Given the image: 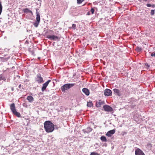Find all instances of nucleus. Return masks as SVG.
<instances>
[{
    "mask_svg": "<svg viewBox=\"0 0 155 155\" xmlns=\"http://www.w3.org/2000/svg\"><path fill=\"white\" fill-rule=\"evenodd\" d=\"M87 106L88 107H91L93 106V104L92 101L88 102L87 104Z\"/></svg>",
    "mask_w": 155,
    "mask_h": 155,
    "instance_id": "obj_20",
    "label": "nucleus"
},
{
    "mask_svg": "<svg viewBox=\"0 0 155 155\" xmlns=\"http://www.w3.org/2000/svg\"><path fill=\"white\" fill-rule=\"evenodd\" d=\"M100 139L102 142H107V141L106 137L104 136H102L101 137Z\"/></svg>",
    "mask_w": 155,
    "mask_h": 155,
    "instance_id": "obj_18",
    "label": "nucleus"
},
{
    "mask_svg": "<svg viewBox=\"0 0 155 155\" xmlns=\"http://www.w3.org/2000/svg\"><path fill=\"white\" fill-rule=\"evenodd\" d=\"M115 132V130L113 129L108 131L106 135L108 137H110L114 134Z\"/></svg>",
    "mask_w": 155,
    "mask_h": 155,
    "instance_id": "obj_11",
    "label": "nucleus"
},
{
    "mask_svg": "<svg viewBox=\"0 0 155 155\" xmlns=\"http://www.w3.org/2000/svg\"><path fill=\"white\" fill-rule=\"evenodd\" d=\"M23 12L25 13H30L31 14H33L32 12L31 11L29 10L28 8H25L23 9Z\"/></svg>",
    "mask_w": 155,
    "mask_h": 155,
    "instance_id": "obj_17",
    "label": "nucleus"
},
{
    "mask_svg": "<svg viewBox=\"0 0 155 155\" xmlns=\"http://www.w3.org/2000/svg\"><path fill=\"white\" fill-rule=\"evenodd\" d=\"M103 108L104 110L106 111L111 112L113 110V109L112 107L108 105H104L103 107Z\"/></svg>",
    "mask_w": 155,
    "mask_h": 155,
    "instance_id": "obj_7",
    "label": "nucleus"
},
{
    "mask_svg": "<svg viewBox=\"0 0 155 155\" xmlns=\"http://www.w3.org/2000/svg\"><path fill=\"white\" fill-rule=\"evenodd\" d=\"M145 65L146 66V67H147V69H149V68L150 67V65L147 63H146L145 64Z\"/></svg>",
    "mask_w": 155,
    "mask_h": 155,
    "instance_id": "obj_28",
    "label": "nucleus"
},
{
    "mask_svg": "<svg viewBox=\"0 0 155 155\" xmlns=\"http://www.w3.org/2000/svg\"><path fill=\"white\" fill-rule=\"evenodd\" d=\"M12 91H13V88L12 89Z\"/></svg>",
    "mask_w": 155,
    "mask_h": 155,
    "instance_id": "obj_37",
    "label": "nucleus"
},
{
    "mask_svg": "<svg viewBox=\"0 0 155 155\" xmlns=\"http://www.w3.org/2000/svg\"><path fill=\"white\" fill-rule=\"evenodd\" d=\"M143 1H147V0H143Z\"/></svg>",
    "mask_w": 155,
    "mask_h": 155,
    "instance_id": "obj_36",
    "label": "nucleus"
},
{
    "mask_svg": "<svg viewBox=\"0 0 155 155\" xmlns=\"http://www.w3.org/2000/svg\"><path fill=\"white\" fill-rule=\"evenodd\" d=\"M153 8H154L155 7V5H151V6Z\"/></svg>",
    "mask_w": 155,
    "mask_h": 155,
    "instance_id": "obj_33",
    "label": "nucleus"
},
{
    "mask_svg": "<svg viewBox=\"0 0 155 155\" xmlns=\"http://www.w3.org/2000/svg\"><path fill=\"white\" fill-rule=\"evenodd\" d=\"M37 9H36V21L34 23L33 25L35 27H37L40 23V16L39 12L37 11Z\"/></svg>",
    "mask_w": 155,
    "mask_h": 155,
    "instance_id": "obj_3",
    "label": "nucleus"
},
{
    "mask_svg": "<svg viewBox=\"0 0 155 155\" xmlns=\"http://www.w3.org/2000/svg\"><path fill=\"white\" fill-rule=\"evenodd\" d=\"M155 10H152L151 11L150 14L151 15H153L154 14Z\"/></svg>",
    "mask_w": 155,
    "mask_h": 155,
    "instance_id": "obj_25",
    "label": "nucleus"
},
{
    "mask_svg": "<svg viewBox=\"0 0 155 155\" xmlns=\"http://www.w3.org/2000/svg\"><path fill=\"white\" fill-rule=\"evenodd\" d=\"M12 113L18 117H21L20 113L19 112H17L16 110L15 111L14 113Z\"/></svg>",
    "mask_w": 155,
    "mask_h": 155,
    "instance_id": "obj_19",
    "label": "nucleus"
},
{
    "mask_svg": "<svg viewBox=\"0 0 155 155\" xmlns=\"http://www.w3.org/2000/svg\"><path fill=\"white\" fill-rule=\"evenodd\" d=\"M90 155H100V154L94 152H93L91 153Z\"/></svg>",
    "mask_w": 155,
    "mask_h": 155,
    "instance_id": "obj_24",
    "label": "nucleus"
},
{
    "mask_svg": "<svg viewBox=\"0 0 155 155\" xmlns=\"http://www.w3.org/2000/svg\"><path fill=\"white\" fill-rule=\"evenodd\" d=\"M44 125L45 129L47 133L51 132L54 129V124L50 121H46L44 124Z\"/></svg>",
    "mask_w": 155,
    "mask_h": 155,
    "instance_id": "obj_1",
    "label": "nucleus"
},
{
    "mask_svg": "<svg viewBox=\"0 0 155 155\" xmlns=\"http://www.w3.org/2000/svg\"><path fill=\"white\" fill-rule=\"evenodd\" d=\"M147 6L148 7H150L151 6V5H150V4H147Z\"/></svg>",
    "mask_w": 155,
    "mask_h": 155,
    "instance_id": "obj_31",
    "label": "nucleus"
},
{
    "mask_svg": "<svg viewBox=\"0 0 155 155\" xmlns=\"http://www.w3.org/2000/svg\"><path fill=\"white\" fill-rule=\"evenodd\" d=\"M84 0H77V2L78 4L81 3Z\"/></svg>",
    "mask_w": 155,
    "mask_h": 155,
    "instance_id": "obj_26",
    "label": "nucleus"
},
{
    "mask_svg": "<svg viewBox=\"0 0 155 155\" xmlns=\"http://www.w3.org/2000/svg\"><path fill=\"white\" fill-rule=\"evenodd\" d=\"M2 80L5 81L6 80V79L2 74H1L0 75V81Z\"/></svg>",
    "mask_w": 155,
    "mask_h": 155,
    "instance_id": "obj_21",
    "label": "nucleus"
},
{
    "mask_svg": "<svg viewBox=\"0 0 155 155\" xmlns=\"http://www.w3.org/2000/svg\"><path fill=\"white\" fill-rule=\"evenodd\" d=\"M135 155H145L143 151L139 148H137L135 150Z\"/></svg>",
    "mask_w": 155,
    "mask_h": 155,
    "instance_id": "obj_9",
    "label": "nucleus"
},
{
    "mask_svg": "<svg viewBox=\"0 0 155 155\" xmlns=\"http://www.w3.org/2000/svg\"><path fill=\"white\" fill-rule=\"evenodd\" d=\"M150 55L152 57H155V52L151 53L150 54Z\"/></svg>",
    "mask_w": 155,
    "mask_h": 155,
    "instance_id": "obj_29",
    "label": "nucleus"
},
{
    "mask_svg": "<svg viewBox=\"0 0 155 155\" xmlns=\"http://www.w3.org/2000/svg\"><path fill=\"white\" fill-rule=\"evenodd\" d=\"M21 84H20L19 86H18V87L19 88H21Z\"/></svg>",
    "mask_w": 155,
    "mask_h": 155,
    "instance_id": "obj_35",
    "label": "nucleus"
},
{
    "mask_svg": "<svg viewBox=\"0 0 155 155\" xmlns=\"http://www.w3.org/2000/svg\"><path fill=\"white\" fill-rule=\"evenodd\" d=\"M104 103V101H102L101 100H99L98 101L96 102V106L97 107H100Z\"/></svg>",
    "mask_w": 155,
    "mask_h": 155,
    "instance_id": "obj_12",
    "label": "nucleus"
},
{
    "mask_svg": "<svg viewBox=\"0 0 155 155\" xmlns=\"http://www.w3.org/2000/svg\"><path fill=\"white\" fill-rule=\"evenodd\" d=\"M91 12L92 14H93L94 12V10L93 8H92L91 9Z\"/></svg>",
    "mask_w": 155,
    "mask_h": 155,
    "instance_id": "obj_27",
    "label": "nucleus"
},
{
    "mask_svg": "<svg viewBox=\"0 0 155 155\" xmlns=\"http://www.w3.org/2000/svg\"><path fill=\"white\" fill-rule=\"evenodd\" d=\"M112 91L110 89H106L104 90V95L106 96H110L112 95Z\"/></svg>",
    "mask_w": 155,
    "mask_h": 155,
    "instance_id": "obj_8",
    "label": "nucleus"
},
{
    "mask_svg": "<svg viewBox=\"0 0 155 155\" xmlns=\"http://www.w3.org/2000/svg\"><path fill=\"white\" fill-rule=\"evenodd\" d=\"M76 25L75 24H73L72 25V28L74 29H75L76 28Z\"/></svg>",
    "mask_w": 155,
    "mask_h": 155,
    "instance_id": "obj_30",
    "label": "nucleus"
},
{
    "mask_svg": "<svg viewBox=\"0 0 155 155\" xmlns=\"http://www.w3.org/2000/svg\"><path fill=\"white\" fill-rule=\"evenodd\" d=\"M75 84H67L63 85L61 87V90L62 92H64L66 90L69 89L74 86Z\"/></svg>",
    "mask_w": 155,
    "mask_h": 155,
    "instance_id": "obj_2",
    "label": "nucleus"
},
{
    "mask_svg": "<svg viewBox=\"0 0 155 155\" xmlns=\"http://www.w3.org/2000/svg\"><path fill=\"white\" fill-rule=\"evenodd\" d=\"M35 80L39 84L42 83L44 82L42 77L41 76V75L40 74H37Z\"/></svg>",
    "mask_w": 155,
    "mask_h": 155,
    "instance_id": "obj_4",
    "label": "nucleus"
},
{
    "mask_svg": "<svg viewBox=\"0 0 155 155\" xmlns=\"http://www.w3.org/2000/svg\"><path fill=\"white\" fill-rule=\"evenodd\" d=\"M136 51L138 52H140L142 50V48L140 47H137L136 48Z\"/></svg>",
    "mask_w": 155,
    "mask_h": 155,
    "instance_id": "obj_22",
    "label": "nucleus"
},
{
    "mask_svg": "<svg viewBox=\"0 0 155 155\" xmlns=\"http://www.w3.org/2000/svg\"><path fill=\"white\" fill-rule=\"evenodd\" d=\"M10 108L12 113H14V111L16 110L15 104L14 103H13L10 105Z\"/></svg>",
    "mask_w": 155,
    "mask_h": 155,
    "instance_id": "obj_13",
    "label": "nucleus"
},
{
    "mask_svg": "<svg viewBox=\"0 0 155 155\" xmlns=\"http://www.w3.org/2000/svg\"><path fill=\"white\" fill-rule=\"evenodd\" d=\"M113 91H114V93L116 95L118 96L119 97L121 96V93L120 90L116 88H114L113 89Z\"/></svg>",
    "mask_w": 155,
    "mask_h": 155,
    "instance_id": "obj_10",
    "label": "nucleus"
},
{
    "mask_svg": "<svg viewBox=\"0 0 155 155\" xmlns=\"http://www.w3.org/2000/svg\"><path fill=\"white\" fill-rule=\"evenodd\" d=\"M51 81V80H49L47 81L45 83L43 84L42 87L41 88V91L42 92H43L45 90L48 84Z\"/></svg>",
    "mask_w": 155,
    "mask_h": 155,
    "instance_id": "obj_6",
    "label": "nucleus"
},
{
    "mask_svg": "<svg viewBox=\"0 0 155 155\" xmlns=\"http://www.w3.org/2000/svg\"><path fill=\"white\" fill-rule=\"evenodd\" d=\"M2 2H0V15L1 14L2 11Z\"/></svg>",
    "mask_w": 155,
    "mask_h": 155,
    "instance_id": "obj_23",
    "label": "nucleus"
},
{
    "mask_svg": "<svg viewBox=\"0 0 155 155\" xmlns=\"http://www.w3.org/2000/svg\"><path fill=\"white\" fill-rule=\"evenodd\" d=\"M82 91L87 96L89 95L90 92L89 90L87 88H84L82 89Z\"/></svg>",
    "mask_w": 155,
    "mask_h": 155,
    "instance_id": "obj_14",
    "label": "nucleus"
},
{
    "mask_svg": "<svg viewBox=\"0 0 155 155\" xmlns=\"http://www.w3.org/2000/svg\"><path fill=\"white\" fill-rule=\"evenodd\" d=\"M103 146L107 147V144L106 143H104L103 144Z\"/></svg>",
    "mask_w": 155,
    "mask_h": 155,
    "instance_id": "obj_32",
    "label": "nucleus"
},
{
    "mask_svg": "<svg viewBox=\"0 0 155 155\" xmlns=\"http://www.w3.org/2000/svg\"><path fill=\"white\" fill-rule=\"evenodd\" d=\"M92 130V129H91L90 127H88L86 129H84L82 130L83 132L85 133H88L90 132H91Z\"/></svg>",
    "mask_w": 155,
    "mask_h": 155,
    "instance_id": "obj_15",
    "label": "nucleus"
},
{
    "mask_svg": "<svg viewBox=\"0 0 155 155\" xmlns=\"http://www.w3.org/2000/svg\"><path fill=\"white\" fill-rule=\"evenodd\" d=\"M46 38L51 40L53 41H56L59 38L58 36L54 35H48L47 36Z\"/></svg>",
    "mask_w": 155,
    "mask_h": 155,
    "instance_id": "obj_5",
    "label": "nucleus"
},
{
    "mask_svg": "<svg viewBox=\"0 0 155 155\" xmlns=\"http://www.w3.org/2000/svg\"><path fill=\"white\" fill-rule=\"evenodd\" d=\"M90 14V12H87V15H89Z\"/></svg>",
    "mask_w": 155,
    "mask_h": 155,
    "instance_id": "obj_34",
    "label": "nucleus"
},
{
    "mask_svg": "<svg viewBox=\"0 0 155 155\" xmlns=\"http://www.w3.org/2000/svg\"><path fill=\"white\" fill-rule=\"evenodd\" d=\"M26 99L30 103H32L34 101V98L32 96L30 95L27 96Z\"/></svg>",
    "mask_w": 155,
    "mask_h": 155,
    "instance_id": "obj_16",
    "label": "nucleus"
}]
</instances>
